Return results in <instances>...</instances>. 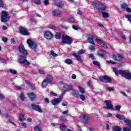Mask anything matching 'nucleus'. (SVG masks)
Instances as JSON below:
<instances>
[{"mask_svg":"<svg viewBox=\"0 0 131 131\" xmlns=\"http://www.w3.org/2000/svg\"><path fill=\"white\" fill-rule=\"evenodd\" d=\"M35 131H41V126L40 125H37L34 127Z\"/></svg>","mask_w":131,"mask_h":131,"instance_id":"c756f323","label":"nucleus"},{"mask_svg":"<svg viewBox=\"0 0 131 131\" xmlns=\"http://www.w3.org/2000/svg\"><path fill=\"white\" fill-rule=\"evenodd\" d=\"M32 108L33 110H35L39 113H42V110L41 109V107H40V106H39L38 105L33 104L32 105Z\"/></svg>","mask_w":131,"mask_h":131,"instance_id":"4468645a","label":"nucleus"},{"mask_svg":"<svg viewBox=\"0 0 131 131\" xmlns=\"http://www.w3.org/2000/svg\"><path fill=\"white\" fill-rule=\"evenodd\" d=\"M0 99L1 100L5 99V96H4L3 94L2 93H0Z\"/></svg>","mask_w":131,"mask_h":131,"instance_id":"e2e57ef3","label":"nucleus"},{"mask_svg":"<svg viewBox=\"0 0 131 131\" xmlns=\"http://www.w3.org/2000/svg\"><path fill=\"white\" fill-rule=\"evenodd\" d=\"M55 5L56 7H59V8H63L64 7V3L61 0H56L55 2Z\"/></svg>","mask_w":131,"mask_h":131,"instance_id":"6ab92c4d","label":"nucleus"},{"mask_svg":"<svg viewBox=\"0 0 131 131\" xmlns=\"http://www.w3.org/2000/svg\"><path fill=\"white\" fill-rule=\"evenodd\" d=\"M61 37V33H57L55 34V38L57 39H60V38Z\"/></svg>","mask_w":131,"mask_h":131,"instance_id":"58836bf2","label":"nucleus"},{"mask_svg":"<svg viewBox=\"0 0 131 131\" xmlns=\"http://www.w3.org/2000/svg\"><path fill=\"white\" fill-rule=\"evenodd\" d=\"M63 43H67L68 45H71L72 43V40L71 37L68 36H63L62 41L61 42V45L63 46Z\"/></svg>","mask_w":131,"mask_h":131,"instance_id":"423d86ee","label":"nucleus"},{"mask_svg":"<svg viewBox=\"0 0 131 131\" xmlns=\"http://www.w3.org/2000/svg\"><path fill=\"white\" fill-rule=\"evenodd\" d=\"M123 120L124 122V123H126V124H127V125L129 126V127H130V128H131V120H130V119H126V118H124V120Z\"/></svg>","mask_w":131,"mask_h":131,"instance_id":"5701e85b","label":"nucleus"},{"mask_svg":"<svg viewBox=\"0 0 131 131\" xmlns=\"http://www.w3.org/2000/svg\"><path fill=\"white\" fill-rule=\"evenodd\" d=\"M113 71L115 72L116 75L120 74V75H121V76L125 77L127 79H131V73L127 71L118 70L116 68H114Z\"/></svg>","mask_w":131,"mask_h":131,"instance_id":"f257e3e1","label":"nucleus"},{"mask_svg":"<svg viewBox=\"0 0 131 131\" xmlns=\"http://www.w3.org/2000/svg\"><path fill=\"white\" fill-rule=\"evenodd\" d=\"M67 105H68V102H67V101H63L62 103V106H67Z\"/></svg>","mask_w":131,"mask_h":131,"instance_id":"bf43d9fd","label":"nucleus"},{"mask_svg":"<svg viewBox=\"0 0 131 131\" xmlns=\"http://www.w3.org/2000/svg\"><path fill=\"white\" fill-rule=\"evenodd\" d=\"M102 15L104 18H108V14L105 12H102Z\"/></svg>","mask_w":131,"mask_h":131,"instance_id":"de8ad7c7","label":"nucleus"},{"mask_svg":"<svg viewBox=\"0 0 131 131\" xmlns=\"http://www.w3.org/2000/svg\"><path fill=\"white\" fill-rule=\"evenodd\" d=\"M98 55L99 57H104L105 56V52L102 49H99L98 51Z\"/></svg>","mask_w":131,"mask_h":131,"instance_id":"b1692460","label":"nucleus"},{"mask_svg":"<svg viewBox=\"0 0 131 131\" xmlns=\"http://www.w3.org/2000/svg\"><path fill=\"white\" fill-rule=\"evenodd\" d=\"M62 99H63V96H62L61 97L59 98H55L53 99L51 101V103L52 104H53V105H54V106H57V105H58L59 103L61 102V101L62 100Z\"/></svg>","mask_w":131,"mask_h":131,"instance_id":"ddd939ff","label":"nucleus"},{"mask_svg":"<svg viewBox=\"0 0 131 131\" xmlns=\"http://www.w3.org/2000/svg\"><path fill=\"white\" fill-rule=\"evenodd\" d=\"M105 117H111L112 116V114L110 113H107L105 115Z\"/></svg>","mask_w":131,"mask_h":131,"instance_id":"052dcab7","label":"nucleus"},{"mask_svg":"<svg viewBox=\"0 0 131 131\" xmlns=\"http://www.w3.org/2000/svg\"><path fill=\"white\" fill-rule=\"evenodd\" d=\"M105 105V108L108 110H112L113 109V105H112V102L111 100H106L104 101Z\"/></svg>","mask_w":131,"mask_h":131,"instance_id":"1a4fd4ad","label":"nucleus"},{"mask_svg":"<svg viewBox=\"0 0 131 131\" xmlns=\"http://www.w3.org/2000/svg\"><path fill=\"white\" fill-rule=\"evenodd\" d=\"M128 7V6H127V5L126 4H123L121 6V10H125Z\"/></svg>","mask_w":131,"mask_h":131,"instance_id":"c9c22d12","label":"nucleus"},{"mask_svg":"<svg viewBox=\"0 0 131 131\" xmlns=\"http://www.w3.org/2000/svg\"><path fill=\"white\" fill-rule=\"evenodd\" d=\"M44 4L46 6H48V5H49V0H45L44 1Z\"/></svg>","mask_w":131,"mask_h":131,"instance_id":"0e129e2a","label":"nucleus"},{"mask_svg":"<svg viewBox=\"0 0 131 131\" xmlns=\"http://www.w3.org/2000/svg\"><path fill=\"white\" fill-rule=\"evenodd\" d=\"M88 48H89V49L91 51H96V47H95L93 45L89 46Z\"/></svg>","mask_w":131,"mask_h":131,"instance_id":"4c0bfd02","label":"nucleus"},{"mask_svg":"<svg viewBox=\"0 0 131 131\" xmlns=\"http://www.w3.org/2000/svg\"><path fill=\"white\" fill-rule=\"evenodd\" d=\"M113 130L114 131H121V128L119 126H114L112 127Z\"/></svg>","mask_w":131,"mask_h":131,"instance_id":"c85d7f7f","label":"nucleus"},{"mask_svg":"<svg viewBox=\"0 0 131 131\" xmlns=\"http://www.w3.org/2000/svg\"><path fill=\"white\" fill-rule=\"evenodd\" d=\"M64 62L66 64H67L68 65L72 64V60H71L70 59H66Z\"/></svg>","mask_w":131,"mask_h":131,"instance_id":"473e14b6","label":"nucleus"},{"mask_svg":"<svg viewBox=\"0 0 131 131\" xmlns=\"http://www.w3.org/2000/svg\"><path fill=\"white\" fill-rule=\"evenodd\" d=\"M100 79L103 82H111V78H110L108 76L105 75L103 77H101Z\"/></svg>","mask_w":131,"mask_h":131,"instance_id":"2eb2a0df","label":"nucleus"},{"mask_svg":"<svg viewBox=\"0 0 131 131\" xmlns=\"http://www.w3.org/2000/svg\"><path fill=\"white\" fill-rule=\"evenodd\" d=\"M61 12L60 10H53L52 12V14L53 16H59V15H60L61 14Z\"/></svg>","mask_w":131,"mask_h":131,"instance_id":"4be33fe9","label":"nucleus"},{"mask_svg":"<svg viewBox=\"0 0 131 131\" xmlns=\"http://www.w3.org/2000/svg\"><path fill=\"white\" fill-rule=\"evenodd\" d=\"M94 65H97V66H98V67H100V63L98 61H93Z\"/></svg>","mask_w":131,"mask_h":131,"instance_id":"3c124183","label":"nucleus"},{"mask_svg":"<svg viewBox=\"0 0 131 131\" xmlns=\"http://www.w3.org/2000/svg\"><path fill=\"white\" fill-rule=\"evenodd\" d=\"M80 98L82 101H85V96L83 94H81L79 95Z\"/></svg>","mask_w":131,"mask_h":131,"instance_id":"79ce46f5","label":"nucleus"},{"mask_svg":"<svg viewBox=\"0 0 131 131\" xmlns=\"http://www.w3.org/2000/svg\"><path fill=\"white\" fill-rule=\"evenodd\" d=\"M116 118L118 119H120V120H123L125 118L124 116L120 115V114H117L116 115Z\"/></svg>","mask_w":131,"mask_h":131,"instance_id":"a878e982","label":"nucleus"},{"mask_svg":"<svg viewBox=\"0 0 131 131\" xmlns=\"http://www.w3.org/2000/svg\"><path fill=\"white\" fill-rule=\"evenodd\" d=\"M38 72L40 73V74H42L43 75H46V72L42 70H39Z\"/></svg>","mask_w":131,"mask_h":131,"instance_id":"c03bdc74","label":"nucleus"},{"mask_svg":"<svg viewBox=\"0 0 131 131\" xmlns=\"http://www.w3.org/2000/svg\"><path fill=\"white\" fill-rule=\"evenodd\" d=\"M19 98L22 100V101H24L25 100V96L24 93H21L19 95Z\"/></svg>","mask_w":131,"mask_h":131,"instance_id":"a19ab883","label":"nucleus"},{"mask_svg":"<svg viewBox=\"0 0 131 131\" xmlns=\"http://www.w3.org/2000/svg\"><path fill=\"white\" fill-rule=\"evenodd\" d=\"M11 42L12 43H14V45L16 44V41L15 40V39L14 38H11Z\"/></svg>","mask_w":131,"mask_h":131,"instance_id":"338daca9","label":"nucleus"},{"mask_svg":"<svg viewBox=\"0 0 131 131\" xmlns=\"http://www.w3.org/2000/svg\"><path fill=\"white\" fill-rule=\"evenodd\" d=\"M18 50L19 52V53H21V54H23V55H27L28 52L25 50V48H24V46H23L22 44H20L18 48Z\"/></svg>","mask_w":131,"mask_h":131,"instance_id":"9b49d317","label":"nucleus"},{"mask_svg":"<svg viewBox=\"0 0 131 131\" xmlns=\"http://www.w3.org/2000/svg\"><path fill=\"white\" fill-rule=\"evenodd\" d=\"M66 128H67V127H66V125H65V124H64L63 123H61L60 124V129H61V130H66Z\"/></svg>","mask_w":131,"mask_h":131,"instance_id":"7c9ffc66","label":"nucleus"},{"mask_svg":"<svg viewBox=\"0 0 131 131\" xmlns=\"http://www.w3.org/2000/svg\"><path fill=\"white\" fill-rule=\"evenodd\" d=\"M21 126H22V127H24V128H25V127L27 126V124H26V123L23 122V123H21Z\"/></svg>","mask_w":131,"mask_h":131,"instance_id":"864d4df0","label":"nucleus"},{"mask_svg":"<svg viewBox=\"0 0 131 131\" xmlns=\"http://www.w3.org/2000/svg\"><path fill=\"white\" fill-rule=\"evenodd\" d=\"M2 15L1 16V21L2 22H7L10 19V16H9V13L6 11H2Z\"/></svg>","mask_w":131,"mask_h":131,"instance_id":"0eeeda50","label":"nucleus"},{"mask_svg":"<svg viewBox=\"0 0 131 131\" xmlns=\"http://www.w3.org/2000/svg\"><path fill=\"white\" fill-rule=\"evenodd\" d=\"M2 40L4 41V42H7V41H8V38L6 37H3L2 38Z\"/></svg>","mask_w":131,"mask_h":131,"instance_id":"603ef678","label":"nucleus"},{"mask_svg":"<svg viewBox=\"0 0 131 131\" xmlns=\"http://www.w3.org/2000/svg\"><path fill=\"white\" fill-rule=\"evenodd\" d=\"M50 55L51 56H52V57H58V55L56 54V53L54 52V51L51 50L50 52Z\"/></svg>","mask_w":131,"mask_h":131,"instance_id":"e433bc0d","label":"nucleus"},{"mask_svg":"<svg viewBox=\"0 0 131 131\" xmlns=\"http://www.w3.org/2000/svg\"><path fill=\"white\" fill-rule=\"evenodd\" d=\"M45 102L46 104H49V103H50V101H49V99L48 98L45 99Z\"/></svg>","mask_w":131,"mask_h":131,"instance_id":"774afa93","label":"nucleus"},{"mask_svg":"<svg viewBox=\"0 0 131 131\" xmlns=\"http://www.w3.org/2000/svg\"><path fill=\"white\" fill-rule=\"evenodd\" d=\"M26 56H27V54H24L19 56L18 60L20 64H24V65H30V62L26 60Z\"/></svg>","mask_w":131,"mask_h":131,"instance_id":"20e7f679","label":"nucleus"},{"mask_svg":"<svg viewBox=\"0 0 131 131\" xmlns=\"http://www.w3.org/2000/svg\"><path fill=\"white\" fill-rule=\"evenodd\" d=\"M27 95L31 101H34V100H35V98H36V95L32 92L31 93H28Z\"/></svg>","mask_w":131,"mask_h":131,"instance_id":"aec40b11","label":"nucleus"},{"mask_svg":"<svg viewBox=\"0 0 131 131\" xmlns=\"http://www.w3.org/2000/svg\"><path fill=\"white\" fill-rule=\"evenodd\" d=\"M72 28L74 29V30H78L79 29V26H72Z\"/></svg>","mask_w":131,"mask_h":131,"instance_id":"09e8293b","label":"nucleus"},{"mask_svg":"<svg viewBox=\"0 0 131 131\" xmlns=\"http://www.w3.org/2000/svg\"><path fill=\"white\" fill-rule=\"evenodd\" d=\"M25 116L24 114H20L19 115V120L20 121H24V120H25Z\"/></svg>","mask_w":131,"mask_h":131,"instance_id":"2f4dec72","label":"nucleus"},{"mask_svg":"<svg viewBox=\"0 0 131 131\" xmlns=\"http://www.w3.org/2000/svg\"><path fill=\"white\" fill-rule=\"evenodd\" d=\"M95 40L97 41V43H99L102 48H104V49H107L108 48V46L107 43H105L102 40L99 38H96Z\"/></svg>","mask_w":131,"mask_h":131,"instance_id":"9d476101","label":"nucleus"},{"mask_svg":"<svg viewBox=\"0 0 131 131\" xmlns=\"http://www.w3.org/2000/svg\"><path fill=\"white\" fill-rule=\"evenodd\" d=\"M63 89L64 91L68 92L69 91H72V90H73V87L72 86V85L66 84L63 86Z\"/></svg>","mask_w":131,"mask_h":131,"instance_id":"412c9836","label":"nucleus"},{"mask_svg":"<svg viewBox=\"0 0 131 131\" xmlns=\"http://www.w3.org/2000/svg\"><path fill=\"white\" fill-rule=\"evenodd\" d=\"M113 60L118 62H121L123 60V56L120 54L115 55L113 57Z\"/></svg>","mask_w":131,"mask_h":131,"instance_id":"f8f14e48","label":"nucleus"},{"mask_svg":"<svg viewBox=\"0 0 131 131\" xmlns=\"http://www.w3.org/2000/svg\"><path fill=\"white\" fill-rule=\"evenodd\" d=\"M34 3H35L36 5H40L41 2L40 0H34Z\"/></svg>","mask_w":131,"mask_h":131,"instance_id":"a18cd8bd","label":"nucleus"},{"mask_svg":"<svg viewBox=\"0 0 131 131\" xmlns=\"http://www.w3.org/2000/svg\"><path fill=\"white\" fill-rule=\"evenodd\" d=\"M107 63H108L109 64H112V65L116 64V62L113 61V60H108L107 61Z\"/></svg>","mask_w":131,"mask_h":131,"instance_id":"49530a36","label":"nucleus"},{"mask_svg":"<svg viewBox=\"0 0 131 131\" xmlns=\"http://www.w3.org/2000/svg\"><path fill=\"white\" fill-rule=\"evenodd\" d=\"M49 28L50 29H52V30H56L57 28V27L55 26L54 25H50L49 26Z\"/></svg>","mask_w":131,"mask_h":131,"instance_id":"f704fd0d","label":"nucleus"},{"mask_svg":"<svg viewBox=\"0 0 131 131\" xmlns=\"http://www.w3.org/2000/svg\"><path fill=\"white\" fill-rule=\"evenodd\" d=\"M94 38H95V37L93 35H89L88 36V41L91 43V45H93V46H96V43H95V41H94Z\"/></svg>","mask_w":131,"mask_h":131,"instance_id":"f3484780","label":"nucleus"},{"mask_svg":"<svg viewBox=\"0 0 131 131\" xmlns=\"http://www.w3.org/2000/svg\"><path fill=\"white\" fill-rule=\"evenodd\" d=\"M44 36L47 39H51L53 37V33L49 31H47L44 33Z\"/></svg>","mask_w":131,"mask_h":131,"instance_id":"dca6fc26","label":"nucleus"},{"mask_svg":"<svg viewBox=\"0 0 131 131\" xmlns=\"http://www.w3.org/2000/svg\"><path fill=\"white\" fill-rule=\"evenodd\" d=\"M120 108H121V106L120 105H117L116 106V110H118V111H120Z\"/></svg>","mask_w":131,"mask_h":131,"instance_id":"680f3d73","label":"nucleus"},{"mask_svg":"<svg viewBox=\"0 0 131 131\" xmlns=\"http://www.w3.org/2000/svg\"><path fill=\"white\" fill-rule=\"evenodd\" d=\"M0 8H3V9H6V8H7V6L4 4V2L2 0H0Z\"/></svg>","mask_w":131,"mask_h":131,"instance_id":"72a5a7b5","label":"nucleus"},{"mask_svg":"<svg viewBox=\"0 0 131 131\" xmlns=\"http://www.w3.org/2000/svg\"><path fill=\"white\" fill-rule=\"evenodd\" d=\"M84 53H85V51H84V50L81 49V50H79L77 54H76V53L73 52L72 53V55L74 57H75V58H76V59L78 61H81V57H80V55H83V54H84Z\"/></svg>","mask_w":131,"mask_h":131,"instance_id":"39448f33","label":"nucleus"},{"mask_svg":"<svg viewBox=\"0 0 131 131\" xmlns=\"http://www.w3.org/2000/svg\"><path fill=\"white\" fill-rule=\"evenodd\" d=\"M9 72L12 74H16L17 73V71L13 69H9Z\"/></svg>","mask_w":131,"mask_h":131,"instance_id":"37998d69","label":"nucleus"},{"mask_svg":"<svg viewBox=\"0 0 131 131\" xmlns=\"http://www.w3.org/2000/svg\"><path fill=\"white\" fill-rule=\"evenodd\" d=\"M123 131H131V128L128 127H124Z\"/></svg>","mask_w":131,"mask_h":131,"instance_id":"8fccbe9b","label":"nucleus"},{"mask_svg":"<svg viewBox=\"0 0 131 131\" xmlns=\"http://www.w3.org/2000/svg\"><path fill=\"white\" fill-rule=\"evenodd\" d=\"M31 89L33 91H34L35 90H36V88H35V86H34V85H31Z\"/></svg>","mask_w":131,"mask_h":131,"instance_id":"69168bd1","label":"nucleus"},{"mask_svg":"<svg viewBox=\"0 0 131 131\" xmlns=\"http://www.w3.org/2000/svg\"><path fill=\"white\" fill-rule=\"evenodd\" d=\"M27 42L30 49H31V50H34L35 52V49H36V48H37V46L36 45V44L30 39H28L27 41Z\"/></svg>","mask_w":131,"mask_h":131,"instance_id":"6e6552de","label":"nucleus"},{"mask_svg":"<svg viewBox=\"0 0 131 131\" xmlns=\"http://www.w3.org/2000/svg\"><path fill=\"white\" fill-rule=\"evenodd\" d=\"M50 95H51V96H53V97H57V94L54 93L53 92H50Z\"/></svg>","mask_w":131,"mask_h":131,"instance_id":"4d7b16f0","label":"nucleus"},{"mask_svg":"<svg viewBox=\"0 0 131 131\" xmlns=\"http://www.w3.org/2000/svg\"><path fill=\"white\" fill-rule=\"evenodd\" d=\"M19 32L23 35H28L29 33H28V31L24 28H19Z\"/></svg>","mask_w":131,"mask_h":131,"instance_id":"a211bd4d","label":"nucleus"},{"mask_svg":"<svg viewBox=\"0 0 131 131\" xmlns=\"http://www.w3.org/2000/svg\"><path fill=\"white\" fill-rule=\"evenodd\" d=\"M89 58H91L92 60H94L95 59V57L94 56L93 54H90L88 55Z\"/></svg>","mask_w":131,"mask_h":131,"instance_id":"5fc2aeb1","label":"nucleus"},{"mask_svg":"<svg viewBox=\"0 0 131 131\" xmlns=\"http://www.w3.org/2000/svg\"><path fill=\"white\" fill-rule=\"evenodd\" d=\"M52 81H53V77H52V76L50 75H47L46 79H44L42 82V88H46L48 83H50V82H52Z\"/></svg>","mask_w":131,"mask_h":131,"instance_id":"f03ea898","label":"nucleus"},{"mask_svg":"<svg viewBox=\"0 0 131 131\" xmlns=\"http://www.w3.org/2000/svg\"><path fill=\"white\" fill-rule=\"evenodd\" d=\"M69 21L71 22V23H74V22H75V21L74 20V18L71 17L69 19Z\"/></svg>","mask_w":131,"mask_h":131,"instance_id":"6e6d98bb","label":"nucleus"},{"mask_svg":"<svg viewBox=\"0 0 131 131\" xmlns=\"http://www.w3.org/2000/svg\"><path fill=\"white\" fill-rule=\"evenodd\" d=\"M0 62L1 63H8V60L6 59L3 58L2 57H0Z\"/></svg>","mask_w":131,"mask_h":131,"instance_id":"ea45409f","label":"nucleus"},{"mask_svg":"<svg viewBox=\"0 0 131 131\" xmlns=\"http://www.w3.org/2000/svg\"><path fill=\"white\" fill-rule=\"evenodd\" d=\"M71 94L73 95V96H74V97H76V98L78 97V95H79L78 92H77L73 89L72 90Z\"/></svg>","mask_w":131,"mask_h":131,"instance_id":"393cba45","label":"nucleus"},{"mask_svg":"<svg viewBox=\"0 0 131 131\" xmlns=\"http://www.w3.org/2000/svg\"><path fill=\"white\" fill-rule=\"evenodd\" d=\"M78 89H79L80 93L81 94H84L85 93V90H84V89L82 86H79Z\"/></svg>","mask_w":131,"mask_h":131,"instance_id":"bb28decb","label":"nucleus"},{"mask_svg":"<svg viewBox=\"0 0 131 131\" xmlns=\"http://www.w3.org/2000/svg\"><path fill=\"white\" fill-rule=\"evenodd\" d=\"M106 90H107V91H108L109 92H112V91H114V89H113L112 88H107Z\"/></svg>","mask_w":131,"mask_h":131,"instance_id":"13d9d810","label":"nucleus"},{"mask_svg":"<svg viewBox=\"0 0 131 131\" xmlns=\"http://www.w3.org/2000/svg\"><path fill=\"white\" fill-rule=\"evenodd\" d=\"M93 6L100 11H105L106 9V5L101 4L100 2H94Z\"/></svg>","mask_w":131,"mask_h":131,"instance_id":"7ed1b4c3","label":"nucleus"},{"mask_svg":"<svg viewBox=\"0 0 131 131\" xmlns=\"http://www.w3.org/2000/svg\"><path fill=\"white\" fill-rule=\"evenodd\" d=\"M81 117H82L84 120H88L89 119V116L86 114H82L81 115Z\"/></svg>","mask_w":131,"mask_h":131,"instance_id":"cd10ccee","label":"nucleus"}]
</instances>
